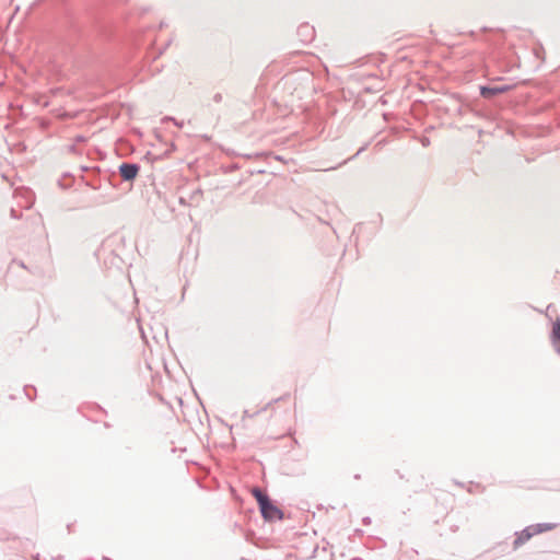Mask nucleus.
Listing matches in <instances>:
<instances>
[{
	"label": "nucleus",
	"mask_w": 560,
	"mask_h": 560,
	"mask_svg": "<svg viewBox=\"0 0 560 560\" xmlns=\"http://www.w3.org/2000/svg\"><path fill=\"white\" fill-rule=\"evenodd\" d=\"M252 494L259 504L260 512L267 521L281 520L282 512L270 501L267 494L260 489L253 488Z\"/></svg>",
	"instance_id": "f257e3e1"
},
{
	"label": "nucleus",
	"mask_w": 560,
	"mask_h": 560,
	"mask_svg": "<svg viewBox=\"0 0 560 560\" xmlns=\"http://www.w3.org/2000/svg\"><path fill=\"white\" fill-rule=\"evenodd\" d=\"M552 528H553V525H551V524L532 525V526L527 527L526 529H524L520 534V536L515 539L514 544H515V546H520V545L526 542L528 539H530V537H533L534 535L540 534L546 530H550Z\"/></svg>",
	"instance_id": "f03ea898"
},
{
	"label": "nucleus",
	"mask_w": 560,
	"mask_h": 560,
	"mask_svg": "<svg viewBox=\"0 0 560 560\" xmlns=\"http://www.w3.org/2000/svg\"><path fill=\"white\" fill-rule=\"evenodd\" d=\"M513 88H514L513 85L481 86L480 94L485 98H491L498 94L506 93V92L511 91Z\"/></svg>",
	"instance_id": "7ed1b4c3"
},
{
	"label": "nucleus",
	"mask_w": 560,
	"mask_h": 560,
	"mask_svg": "<svg viewBox=\"0 0 560 560\" xmlns=\"http://www.w3.org/2000/svg\"><path fill=\"white\" fill-rule=\"evenodd\" d=\"M139 172V166L136 164L124 163L119 166L120 176L125 180H132L136 178Z\"/></svg>",
	"instance_id": "20e7f679"
},
{
	"label": "nucleus",
	"mask_w": 560,
	"mask_h": 560,
	"mask_svg": "<svg viewBox=\"0 0 560 560\" xmlns=\"http://www.w3.org/2000/svg\"><path fill=\"white\" fill-rule=\"evenodd\" d=\"M551 341L555 349L560 353V322L553 324Z\"/></svg>",
	"instance_id": "39448f33"
}]
</instances>
